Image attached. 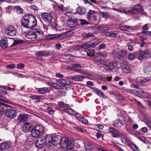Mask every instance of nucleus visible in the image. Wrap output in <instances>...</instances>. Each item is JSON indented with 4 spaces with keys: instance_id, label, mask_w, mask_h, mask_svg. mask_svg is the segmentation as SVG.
I'll list each match as a JSON object with an SVG mask.
<instances>
[{
    "instance_id": "nucleus-31",
    "label": "nucleus",
    "mask_w": 151,
    "mask_h": 151,
    "mask_svg": "<svg viewBox=\"0 0 151 151\" xmlns=\"http://www.w3.org/2000/svg\"><path fill=\"white\" fill-rule=\"evenodd\" d=\"M52 135L50 134L47 135L45 137V139H44L45 141L46 145L47 143L49 144H52Z\"/></svg>"
},
{
    "instance_id": "nucleus-29",
    "label": "nucleus",
    "mask_w": 151,
    "mask_h": 151,
    "mask_svg": "<svg viewBox=\"0 0 151 151\" xmlns=\"http://www.w3.org/2000/svg\"><path fill=\"white\" fill-rule=\"evenodd\" d=\"M37 91L40 94H44L50 92V91L47 87L38 88L37 89Z\"/></svg>"
},
{
    "instance_id": "nucleus-25",
    "label": "nucleus",
    "mask_w": 151,
    "mask_h": 151,
    "mask_svg": "<svg viewBox=\"0 0 151 151\" xmlns=\"http://www.w3.org/2000/svg\"><path fill=\"white\" fill-rule=\"evenodd\" d=\"M81 66L79 64H75L72 65L71 69L74 70L78 73H81Z\"/></svg>"
},
{
    "instance_id": "nucleus-45",
    "label": "nucleus",
    "mask_w": 151,
    "mask_h": 151,
    "mask_svg": "<svg viewBox=\"0 0 151 151\" xmlns=\"http://www.w3.org/2000/svg\"><path fill=\"white\" fill-rule=\"evenodd\" d=\"M129 146L131 147L134 151H139L138 147L134 144H131V145H129Z\"/></svg>"
},
{
    "instance_id": "nucleus-12",
    "label": "nucleus",
    "mask_w": 151,
    "mask_h": 151,
    "mask_svg": "<svg viewBox=\"0 0 151 151\" xmlns=\"http://www.w3.org/2000/svg\"><path fill=\"white\" fill-rule=\"evenodd\" d=\"M121 68L125 73H128L130 72V69L129 65L126 62H123L121 64Z\"/></svg>"
},
{
    "instance_id": "nucleus-56",
    "label": "nucleus",
    "mask_w": 151,
    "mask_h": 151,
    "mask_svg": "<svg viewBox=\"0 0 151 151\" xmlns=\"http://www.w3.org/2000/svg\"><path fill=\"white\" fill-rule=\"evenodd\" d=\"M66 112L71 114L74 115L75 114V112L73 110L71 109L67 110Z\"/></svg>"
},
{
    "instance_id": "nucleus-14",
    "label": "nucleus",
    "mask_w": 151,
    "mask_h": 151,
    "mask_svg": "<svg viewBox=\"0 0 151 151\" xmlns=\"http://www.w3.org/2000/svg\"><path fill=\"white\" fill-rule=\"evenodd\" d=\"M142 10V7L141 6L137 4L135 5L132 9L128 10V11L130 13L136 14Z\"/></svg>"
},
{
    "instance_id": "nucleus-60",
    "label": "nucleus",
    "mask_w": 151,
    "mask_h": 151,
    "mask_svg": "<svg viewBox=\"0 0 151 151\" xmlns=\"http://www.w3.org/2000/svg\"><path fill=\"white\" fill-rule=\"evenodd\" d=\"M98 19V18L96 15L94 14L93 16V17L92 19H91L90 20V21H92L96 22Z\"/></svg>"
},
{
    "instance_id": "nucleus-4",
    "label": "nucleus",
    "mask_w": 151,
    "mask_h": 151,
    "mask_svg": "<svg viewBox=\"0 0 151 151\" xmlns=\"http://www.w3.org/2000/svg\"><path fill=\"white\" fill-rule=\"evenodd\" d=\"M116 64V62H104L101 63L99 65L100 68H103L105 70L107 71H111L114 65Z\"/></svg>"
},
{
    "instance_id": "nucleus-10",
    "label": "nucleus",
    "mask_w": 151,
    "mask_h": 151,
    "mask_svg": "<svg viewBox=\"0 0 151 151\" xmlns=\"http://www.w3.org/2000/svg\"><path fill=\"white\" fill-rule=\"evenodd\" d=\"M62 140V137L60 135H57L53 137L51 143L54 146H56L60 144Z\"/></svg>"
},
{
    "instance_id": "nucleus-11",
    "label": "nucleus",
    "mask_w": 151,
    "mask_h": 151,
    "mask_svg": "<svg viewBox=\"0 0 151 151\" xmlns=\"http://www.w3.org/2000/svg\"><path fill=\"white\" fill-rule=\"evenodd\" d=\"M150 56V54L148 50L140 51L138 54V59L139 60H142L144 58H148Z\"/></svg>"
},
{
    "instance_id": "nucleus-17",
    "label": "nucleus",
    "mask_w": 151,
    "mask_h": 151,
    "mask_svg": "<svg viewBox=\"0 0 151 151\" xmlns=\"http://www.w3.org/2000/svg\"><path fill=\"white\" fill-rule=\"evenodd\" d=\"M134 93H136V95L139 97L145 98L148 96V94L147 92L142 90L137 91L134 90Z\"/></svg>"
},
{
    "instance_id": "nucleus-53",
    "label": "nucleus",
    "mask_w": 151,
    "mask_h": 151,
    "mask_svg": "<svg viewBox=\"0 0 151 151\" xmlns=\"http://www.w3.org/2000/svg\"><path fill=\"white\" fill-rule=\"evenodd\" d=\"M24 65L23 63H19L17 65V68L19 69H21L24 68Z\"/></svg>"
},
{
    "instance_id": "nucleus-55",
    "label": "nucleus",
    "mask_w": 151,
    "mask_h": 151,
    "mask_svg": "<svg viewBox=\"0 0 151 151\" xmlns=\"http://www.w3.org/2000/svg\"><path fill=\"white\" fill-rule=\"evenodd\" d=\"M135 58V55L133 54L129 53L128 55V59L129 60H132Z\"/></svg>"
},
{
    "instance_id": "nucleus-18",
    "label": "nucleus",
    "mask_w": 151,
    "mask_h": 151,
    "mask_svg": "<svg viewBox=\"0 0 151 151\" xmlns=\"http://www.w3.org/2000/svg\"><path fill=\"white\" fill-rule=\"evenodd\" d=\"M119 28L122 30L131 31L134 29L133 27L129 25L121 24L119 25Z\"/></svg>"
},
{
    "instance_id": "nucleus-35",
    "label": "nucleus",
    "mask_w": 151,
    "mask_h": 151,
    "mask_svg": "<svg viewBox=\"0 0 151 151\" xmlns=\"http://www.w3.org/2000/svg\"><path fill=\"white\" fill-rule=\"evenodd\" d=\"M14 10L15 12L19 14H21L23 12V9L18 6H15L14 8Z\"/></svg>"
},
{
    "instance_id": "nucleus-47",
    "label": "nucleus",
    "mask_w": 151,
    "mask_h": 151,
    "mask_svg": "<svg viewBox=\"0 0 151 151\" xmlns=\"http://www.w3.org/2000/svg\"><path fill=\"white\" fill-rule=\"evenodd\" d=\"M72 30H69L67 32L64 33H63V35L64 36V37L65 39L66 38V37L68 36L73 33V32H71Z\"/></svg>"
},
{
    "instance_id": "nucleus-62",
    "label": "nucleus",
    "mask_w": 151,
    "mask_h": 151,
    "mask_svg": "<svg viewBox=\"0 0 151 151\" xmlns=\"http://www.w3.org/2000/svg\"><path fill=\"white\" fill-rule=\"evenodd\" d=\"M58 24L55 22H52L51 24V27L54 29H57Z\"/></svg>"
},
{
    "instance_id": "nucleus-48",
    "label": "nucleus",
    "mask_w": 151,
    "mask_h": 151,
    "mask_svg": "<svg viewBox=\"0 0 151 151\" xmlns=\"http://www.w3.org/2000/svg\"><path fill=\"white\" fill-rule=\"evenodd\" d=\"M117 64L116 62V64L115 65H114L112 68L111 69V71H112L114 72H115L117 71L118 70L119 67L117 66Z\"/></svg>"
},
{
    "instance_id": "nucleus-3",
    "label": "nucleus",
    "mask_w": 151,
    "mask_h": 151,
    "mask_svg": "<svg viewBox=\"0 0 151 151\" xmlns=\"http://www.w3.org/2000/svg\"><path fill=\"white\" fill-rule=\"evenodd\" d=\"M32 34L33 36V37H30L31 36L30 35L27 36V38L32 40H34L35 39L37 38L40 39L43 35V32L40 29H36L34 31H32Z\"/></svg>"
},
{
    "instance_id": "nucleus-22",
    "label": "nucleus",
    "mask_w": 151,
    "mask_h": 151,
    "mask_svg": "<svg viewBox=\"0 0 151 151\" xmlns=\"http://www.w3.org/2000/svg\"><path fill=\"white\" fill-rule=\"evenodd\" d=\"M27 119V115L24 114H20L18 116L17 118V120L19 122L26 121Z\"/></svg>"
},
{
    "instance_id": "nucleus-51",
    "label": "nucleus",
    "mask_w": 151,
    "mask_h": 151,
    "mask_svg": "<svg viewBox=\"0 0 151 151\" xmlns=\"http://www.w3.org/2000/svg\"><path fill=\"white\" fill-rule=\"evenodd\" d=\"M36 55L37 56L39 57L41 56H44V51H38L36 53Z\"/></svg>"
},
{
    "instance_id": "nucleus-15",
    "label": "nucleus",
    "mask_w": 151,
    "mask_h": 151,
    "mask_svg": "<svg viewBox=\"0 0 151 151\" xmlns=\"http://www.w3.org/2000/svg\"><path fill=\"white\" fill-rule=\"evenodd\" d=\"M98 41H96L93 42H89L88 43L83 44L81 46V47L84 49L88 48L90 47H94L95 46L99 44Z\"/></svg>"
},
{
    "instance_id": "nucleus-20",
    "label": "nucleus",
    "mask_w": 151,
    "mask_h": 151,
    "mask_svg": "<svg viewBox=\"0 0 151 151\" xmlns=\"http://www.w3.org/2000/svg\"><path fill=\"white\" fill-rule=\"evenodd\" d=\"M77 22L76 19L70 18L67 20V25L69 27L72 28L76 25Z\"/></svg>"
},
{
    "instance_id": "nucleus-6",
    "label": "nucleus",
    "mask_w": 151,
    "mask_h": 151,
    "mask_svg": "<svg viewBox=\"0 0 151 151\" xmlns=\"http://www.w3.org/2000/svg\"><path fill=\"white\" fill-rule=\"evenodd\" d=\"M41 17L43 20L47 23L50 22L52 19V15L48 12L42 13Z\"/></svg>"
},
{
    "instance_id": "nucleus-28",
    "label": "nucleus",
    "mask_w": 151,
    "mask_h": 151,
    "mask_svg": "<svg viewBox=\"0 0 151 151\" xmlns=\"http://www.w3.org/2000/svg\"><path fill=\"white\" fill-rule=\"evenodd\" d=\"M96 13V12L91 10H90L88 12L87 15V18L88 20L90 21L91 19H92L93 15H94L95 13Z\"/></svg>"
},
{
    "instance_id": "nucleus-30",
    "label": "nucleus",
    "mask_w": 151,
    "mask_h": 151,
    "mask_svg": "<svg viewBox=\"0 0 151 151\" xmlns=\"http://www.w3.org/2000/svg\"><path fill=\"white\" fill-rule=\"evenodd\" d=\"M10 146V144L9 142H4L0 145L1 147L4 150H7L9 148Z\"/></svg>"
},
{
    "instance_id": "nucleus-21",
    "label": "nucleus",
    "mask_w": 151,
    "mask_h": 151,
    "mask_svg": "<svg viewBox=\"0 0 151 151\" xmlns=\"http://www.w3.org/2000/svg\"><path fill=\"white\" fill-rule=\"evenodd\" d=\"M150 80L148 78H145L143 77H139L136 79V83L139 85L143 84L147 81Z\"/></svg>"
},
{
    "instance_id": "nucleus-44",
    "label": "nucleus",
    "mask_w": 151,
    "mask_h": 151,
    "mask_svg": "<svg viewBox=\"0 0 151 151\" xmlns=\"http://www.w3.org/2000/svg\"><path fill=\"white\" fill-rule=\"evenodd\" d=\"M119 53V50L118 49H115L112 52L113 55L115 58H118Z\"/></svg>"
},
{
    "instance_id": "nucleus-50",
    "label": "nucleus",
    "mask_w": 151,
    "mask_h": 151,
    "mask_svg": "<svg viewBox=\"0 0 151 151\" xmlns=\"http://www.w3.org/2000/svg\"><path fill=\"white\" fill-rule=\"evenodd\" d=\"M80 119H79L78 120L81 122H82L83 123L85 124H88V120L85 118L83 117L82 116H81Z\"/></svg>"
},
{
    "instance_id": "nucleus-38",
    "label": "nucleus",
    "mask_w": 151,
    "mask_h": 151,
    "mask_svg": "<svg viewBox=\"0 0 151 151\" xmlns=\"http://www.w3.org/2000/svg\"><path fill=\"white\" fill-rule=\"evenodd\" d=\"M54 110L50 107H48L45 109L46 112L52 115L54 112Z\"/></svg>"
},
{
    "instance_id": "nucleus-46",
    "label": "nucleus",
    "mask_w": 151,
    "mask_h": 151,
    "mask_svg": "<svg viewBox=\"0 0 151 151\" xmlns=\"http://www.w3.org/2000/svg\"><path fill=\"white\" fill-rule=\"evenodd\" d=\"M22 42H23V40L19 39H17L14 41V42L13 44L12 45L13 46L16 45L18 44L21 43Z\"/></svg>"
},
{
    "instance_id": "nucleus-7",
    "label": "nucleus",
    "mask_w": 151,
    "mask_h": 151,
    "mask_svg": "<svg viewBox=\"0 0 151 151\" xmlns=\"http://www.w3.org/2000/svg\"><path fill=\"white\" fill-rule=\"evenodd\" d=\"M5 32L8 36H14L16 34L17 30L12 26H9L6 28Z\"/></svg>"
},
{
    "instance_id": "nucleus-59",
    "label": "nucleus",
    "mask_w": 151,
    "mask_h": 151,
    "mask_svg": "<svg viewBox=\"0 0 151 151\" xmlns=\"http://www.w3.org/2000/svg\"><path fill=\"white\" fill-rule=\"evenodd\" d=\"M41 96H40L34 95L30 96V98L33 99H40Z\"/></svg>"
},
{
    "instance_id": "nucleus-37",
    "label": "nucleus",
    "mask_w": 151,
    "mask_h": 151,
    "mask_svg": "<svg viewBox=\"0 0 151 151\" xmlns=\"http://www.w3.org/2000/svg\"><path fill=\"white\" fill-rule=\"evenodd\" d=\"M49 84L52 86L54 88L59 89L61 88L60 86L57 83H53L52 82H49Z\"/></svg>"
},
{
    "instance_id": "nucleus-52",
    "label": "nucleus",
    "mask_w": 151,
    "mask_h": 151,
    "mask_svg": "<svg viewBox=\"0 0 151 151\" xmlns=\"http://www.w3.org/2000/svg\"><path fill=\"white\" fill-rule=\"evenodd\" d=\"M65 58L67 59L72 60L74 59V57L70 54H68L65 55Z\"/></svg>"
},
{
    "instance_id": "nucleus-40",
    "label": "nucleus",
    "mask_w": 151,
    "mask_h": 151,
    "mask_svg": "<svg viewBox=\"0 0 151 151\" xmlns=\"http://www.w3.org/2000/svg\"><path fill=\"white\" fill-rule=\"evenodd\" d=\"M99 12L101 14L103 18L108 19L110 17L109 14L108 13L105 12H102L101 11H100Z\"/></svg>"
},
{
    "instance_id": "nucleus-61",
    "label": "nucleus",
    "mask_w": 151,
    "mask_h": 151,
    "mask_svg": "<svg viewBox=\"0 0 151 151\" xmlns=\"http://www.w3.org/2000/svg\"><path fill=\"white\" fill-rule=\"evenodd\" d=\"M93 36V35L92 33H88L84 37V38H88L90 37H91Z\"/></svg>"
},
{
    "instance_id": "nucleus-64",
    "label": "nucleus",
    "mask_w": 151,
    "mask_h": 151,
    "mask_svg": "<svg viewBox=\"0 0 151 151\" xmlns=\"http://www.w3.org/2000/svg\"><path fill=\"white\" fill-rule=\"evenodd\" d=\"M81 24L82 25L87 24H88V22L85 20L81 19Z\"/></svg>"
},
{
    "instance_id": "nucleus-63",
    "label": "nucleus",
    "mask_w": 151,
    "mask_h": 151,
    "mask_svg": "<svg viewBox=\"0 0 151 151\" xmlns=\"http://www.w3.org/2000/svg\"><path fill=\"white\" fill-rule=\"evenodd\" d=\"M127 46L128 47V50L130 51L133 50L134 49L133 46L130 44L127 45Z\"/></svg>"
},
{
    "instance_id": "nucleus-13",
    "label": "nucleus",
    "mask_w": 151,
    "mask_h": 151,
    "mask_svg": "<svg viewBox=\"0 0 151 151\" xmlns=\"http://www.w3.org/2000/svg\"><path fill=\"white\" fill-rule=\"evenodd\" d=\"M29 23L27 28L32 29L35 27L37 24V21L36 18L35 17L32 15L31 16L30 19H29Z\"/></svg>"
},
{
    "instance_id": "nucleus-9",
    "label": "nucleus",
    "mask_w": 151,
    "mask_h": 151,
    "mask_svg": "<svg viewBox=\"0 0 151 151\" xmlns=\"http://www.w3.org/2000/svg\"><path fill=\"white\" fill-rule=\"evenodd\" d=\"M31 16H32V14H29L25 15L23 17L21 21V24L22 25L27 28L29 22V21L30 19Z\"/></svg>"
},
{
    "instance_id": "nucleus-57",
    "label": "nucleus",
    "mask_w": 151,
    "mask_h": 151,
    "mask_svg": "<svg viewBox=\"0 0 151 151\" xmlns=\"http://www.w3.org/2000/svg\"><path fill=\"white\" fill-rule=\"evenodd\" d=\"M55 6L62 11H63L64 10V6L62 4L60 5L57 4L55 5Z\"/></svg>"
},
{
    "instance_id": "nucleus-54",
    "label": "nucleus",
    "mask_w": 151,
    "mask_h": 151,
    "mask_svg": "<svg viewBox=\"0 0 151 151\" xmlns=\"http://www.w3.org/2000/svg\"><path fill=\"white\" fill-rule=\"evenodd\" d=\"M59 95L62 96H66V93L65 91H60L59 92Z\"/></svg>"
},
{
    "instance_id": "nucleus-2",
    "label": "nucleus",
    "mask_w": 151,
    "mask_h": 151,
    "mask_svg": "<svg viewBox=\"0 0 151 151\" xmlns=\"http://www.w3.org/2000/svg\"><path fill=\"white\" fill-rule=\"evenodd\" d=\"M61 147L63 148H73L74 146V142L72 139H66L60 145Z\"/></svg>"
},
{
    "instance_id": "nucleus-16",
    "label": "nucleus",
    "mask_w": 151,
    "mask_h": 151,
    "mask_svg": "<svg viewBox=\"0 0 151 151\" xmlns=\"http://www.w3.org/2000/svg\"><path fill=\"white\" fill-rule=\"evenodd\" d=\"M0 46L3 49L8 47V43L7 38L3 37L1 39L0 41Z\"/></svg>"
},
{
    "instance_id": "nucleus-24",
    "label": "nucleus",
    "mask_w": 151,
    "mask_h": 151,
    "mask_svg": "<svg viewBox=\"0 0 151 151\" xmlns=\"http://www.w3.org/2000/svg\"><path fill=\"white\" fill-rule=\"evenodd\" d=\"M84 145L86 150V151H91L93 150V146L88 141L84 142Z\"/></svg>"
},
{
    "instance_id": "nucleus-33",
    "label": "nucleus",
    "mask_w": 151,
    "mask_h": 151,
    "mask_svg": "<svg viewBox=\"0 0 151 151\" xmlns=\"http://www.w3.org/2000/svg\"><path fill=\"white\" fill-rule=\"evenodd\" d=\"M71 79L73 81H80L83 80L84 77L81 76H77L72 77Z\"/></svg>"
},
{
    "instance_id": "nucleus-39",
    "label": "nucleus",
    "mask_w": 151,
    "mask_h": 151,
    "mask_svg": "<svg viewBox=\"0 0 151 151\" xmlns=\"http://www.w3.org/2000/svg\"><path fill=\"white\" fill-rule=\"evenodd\" d=\"M112 135L114 137H117L121 136L122 134L120 132L116 129Z\"/></svg>"
},
{
    "instance_id": "nucleus-58",
    "label": "nucleus",
    "mask_w": 151,
    "mask_h": 151,
    "mask_svg": "<svg viewBox=\"0 0 151 151\" xmlns=\"http://www.w3.org/2000/svg\"><path fill=\"white\" fill-rule=\"evenodd\" d=\"M15 66V65L14 64H9L6 66V68L9 69H14Z\"/></svg>"
},
{
    "instance_id": "nucleus-5",
    "label": "nucleus",
    "mask_w": 151,
    "mask_h": 151,
    "mask_svg": "<svg viewBox=\"0 0 151 151\" xmlns=\"http://www.w3.org/2000/svg\"><path fill=\"white\" fill-rule=\"evenodd\" d=\"M35 142V145L37 147L39 148H42L46 145L45 142L44 140L45 137L40 136L38 137Z\"/></svg>"
},
{
    "instance_id": "nucleus-34",
    "label": "nucleus",
    "mask_w": 151,
    "mask_h": 151,
    "mask_svg": "<svg viewBox=\"0 0 151 151\" xmlns=\"http://www.w3.org/2000/svg\"><path fill=\"white\" fill-rule=\"evenodd\" d=\"M105 35L106 36L108 37H116L117 34L115 32H106L105 33Z\"/></svg>"
},
{
    "instance_id": "nucleus-49",
    "label": "nucleus",
    "mask_w": 151,
    "mask_h": 151,
    "mask_svg": "<svg viewBox=\"0 0 151 151\" xmlns=\"http://www.w3.org/2000/svg\"><path fill=\"white\" fill-rule=\"evenodd\" d=\"M78 12L80 14H84L86 12V9L83 8H80L78 9Z\"/></svg>"
},
{
    "instance_id": "nucleus-8",
    "label": "nucleus",
    "mask_w": 151,
    "mask_h": 151,
    "mask_svg": "<svg viewBox=\"0 0 151 151\" xmlns=\"http://www.w3.org/2000/svg\"><path fill=\"white\" fill-rule=\"evenodd\" d=\"M6 117L11 119H14L17 116V112L15 110L12 109H10L6 111L5 112Z\"/></svg>"
},
{
    "instance_id": "nucleus-27",
    "label": "nucleus",
    "mask_w": 151,
    "mask_h": 151,
    "mask_svg": "<svg viewBox=\"0 0 151 151\" xmlns=\"http://www.w3.org/2000/svg\"><path fill=\"white\" fill-rule=\"evenodd\" d=\"M58 82L60 84L65 85H68L71 83L70 80L68 79L67 78L59 80Z\"/></svg>"
},
{
    "instance_id": "nucleus-26",
    "label": "nucleus",
    "mask_w": 151,
    "mask_h": 151,
    "mask_svg": "<svg viewBox=\"0 0 151 151\" xmlns=\"http://www.w3.org/2000/svg\"><path fill=\"white\" fill-rule=\"evenodd\" d=\"M150 65L147 62L145 63L143 66L144 71L145 73H148L150 72Z\"/></svg>"
},
{
    "instance_id": "nucleus-1",
    "label": "nucleus",
    "mask_w": 151,
    "mask_h": 151,
    "mask_svg": "<svg viewBox=\"0 0 151 151\" xmlns=\"http://www.w3.org/2000/svg\"><path fill=\"white\" fill-rule=\"evenodd\" d=\"M45 131V128L40 125H35L31 130V135L33 137L37 138L43 133Z\"/></svg>"
},
{
    "instance_id": "nucleus-43",
    "label": "nucleus",
    "mask_w": 151,
    "mask_h": 151,
    "mask_svg": "<svg viewBox=\"0 0 151 151\" xmlns=\"http://www.w3.org/2000/svg\"><path fill=\"white\" fill-rule=\"evenodd\" d=\"M55 53V51H54L46 52L44 51V56H52Z\"/></svg>"
},
{
    "instance_id": "nucleus-41",
    "label": "nucleus",
    "mask_w": 151,
    "mask_h": 151,
    "mask_svg": "<svg viewBox=\"0 0 151 151\" xmlns=\"http://www.w3.org/2000/svg\"><path fill=\"white\" fill-rule=\"evenodd\" d=\"M96 93L99 96L104 99H105L106 97L104 94L100 91L96 90Z\"/></svg>"
},
{
    "instance_id": "nucleus-36",
    "label": "nucleus",
    "mask_w": 151,
    "mask_h": 151,
    "mask_svg": "<svg viewBox=\"0 0 151 151\" xmlns=\"http://www.w3.org/2000/svg\"><path fill=\"white\" fill-rule=\"evenodd\" d=\"M6 107L3 105H0V114L2 115L6 112Z\"/></svg>"
},
{
    "instance_id": "nucleus-23",
    "label": "nucleus",
    "mask_w": 151,
    "mask_h": 151,
    "mask_svg": "<svg viewBox=\"0 0 151 151\" xmlns=\"http://www.w3.org/2000/svg\"><path fill=\"white\" fill-rule=\"evenodd\" d=\"M118 58L120 60H122L124 56L127 54V51L125 50H119Z\"/></svg>"
},
{
    "instance_id": "nucleus-42",
    "label": "nucleus",
    "mask_w": 151,
    "mask_h": 151,
    "mask_svg": "<svg viewBox=\"0 0 151 151\" xmlns=\"http://www.w3.org/2000/svg\"><path fill=\"white\" fill-rule=\"evenodd\" d=\"M95 52V51L94 50L90 49L87 51V54L88 56L92 57L94 55Z\"/></svg>"
},
{
    "instance_id": "nucleus-32",
    "label": "nucleus",
    "mask_w": 151,
    "mask_h": 151,
    "mask_svg": "<svg viewBox=\"0 0 151 151\" xmlns=\"http://www.w3.org/2000/svg\"><path fill=\"white\" fill-rule=\"evenodd\" d=\"M125 124V121L122 122L118 120H116L114 122V125L118 127H120L122 125H124Z\"/></svg>"
},
{
    "instance_id": "nucleus-19",
    "label": "nucleus",
    "mask_w": 151,
    "mask_h": 151,
    "mask_svg": "<svg viewBox=\"0 0 151 151\" xmlns=\"http://www.w3.org/2000/svg\"><path fill=\"white\" fill-rule=\"evenodd\" d=\"M32 124L29 122H26L24 124L23 127V130L25 132H27L31 131Z\"/></svg>"
}]
</instances>
